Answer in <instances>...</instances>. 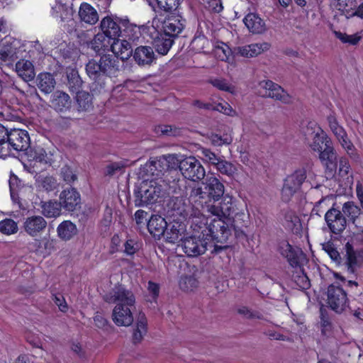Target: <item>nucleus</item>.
<instances>
[{"instance_id":"obj_12","label":"nucleus","mask_w":363,"mask_h":363,"mask_svg":"<svg viewBox=\"0 0 363 363\" xmlns=\"http://www.w3.org/2000/svg\"><path fill=\"white\" fill-rule=\"evenodd\" d=\"M259 86L264 90L263 96L279 101L284 104L292 102L291 96L280 85L271 80H264L259 82Z\"/></svg>"},{"instance_id":"obj_24","label":"nucleus","mask_w":363,"mask_h":363,"mask_svg":"<svg viewBox=\"0 0 363 363\" xmlns=\"http://www.w3.org/2000/svg\"><path fill=\"white\" fill-rule=\"evenodd\" d=\"M319 159L330 172H333L336 169L337 155L332 143L331 145L326 143V147L319 152Z\"/></svg>"},{"instance_id":"obj_50","label":"nucleus","mask_w":363,"mask_h":363,"mask_svg":"<svg viewBox=\"0 0 363 363\" xmlns=\"http://www.w3.org/2000/svg\"><path fill=\"white\" fill-rule=\"evenodd\" d=\"M197 280L192 276L182 277L179 281V286L181 289L185 291H192L197 286Z\"/></svg>"},{"instance_id":"obj_17","label":"nucleus","mask_w":363,"mask_h":363,"mask_svg":"<svg viewBox=\"0 0 363 363\" xmlns=\"http://www.w3.org/2000/svg\"><path fill=\"white\" fill-rule=\"evenodd\" d=\"M203 184L208 197L215 202L218 201L224 196L225 186L213 174L208 175Z\"/></svg>"},{"instance_id":"obj_35","label":"nucleus","mask_w":363,"mask_h":363,"mask_svg":"<svg viewBox=\"0 0 363 363\" xmlns=\"http://www.w3.org/2000/svg\"><path fill=\"white\" fill-rule=\"evenodd\" d=\"M58 237L63 240H69L77 233L75 224L70 220L62 222L57 228Z\"/></svg>"},{"instance_id":"obj_49","label":"nucleus","mask_w":363,"mask_h":363,"mask_svg":"<svg viewBox=\"0 0 363 363\" xmlns=\"http://www.w3.org/2000/svg\"><path fill=\"white\" fill-rule=\"evenodd\" d=\"M237 312L239 315L247 319H263V315L259 311H252L245 306H242L238 308Z\"/></svg>"},{"instance_id":"obj_61","label":"nucleus","mask_w":363,"mask_h":363,"mask_svg":"<svg viewBox=\"0 0 363 363\" xmlns=\"http://www.w3.org/2000/svg\"><path fill=\"white\" fill-rule=\"evenodd\" d=\"M124 166L121 163L115 162L111 164H108L106 167L105 174L108 176H113L117 172H122Z\"/></svg>"},{"instance_id":"obj_51","label":"nucleus","mask_w":363,"mask_h":363,"mask_svg":"<svg viewBox=\"0 0 363 363\" xmlns=\"http://www.w3.org/2000/svg\"><path fill=\"white\" fill-rule=\"evenodd\" d=\"M186 179H184V177L174 179L172 184L170 186V188L173 189V192L176 194H179V196H183L186 190L187 182Z\"/></svg>"},{"instance_id":"obj_19","label":"nucleus","mask_w":363,"mask_h":363,"mask_svg":"<svg viewBox=\"0 0 363 363\" xmlns=\"http://www.w3.org/2000/svg\"><path fill=\"white\" fill-rule=\"evenodd\" d=\"M133 308L122 307L121 306H115L112 312V320L118 326L128 327L133 322Z\"/></svg>"},{"instance_id":"obj_32","label":"nucleus","mask_w":363,"mask_h":363,"mask_svg":"<svg viewBox=\"0 0 363 363\" xmlns=\"http://www.w3.org/2000/svg\"><path fill=\"white\" fill-rule=\"evenodd\" d=\"M79 16L81 21L89 25H94L99 21L98 12L92 6L87 3H82L80 5Z\"/></svg>"},{"instance_id":"obj_29","label":"nucleus","mask_w":363,"mask_h":363,"mask_svg":"<svg viewBox=\"0 0 363 363\" xmlns=\"http://www.w3.org/2000/svg\"><path fill=\"white\" fill-rule=\"evenodd\" d=\"M55 79L50 72L40 73L36 78V86L45 94L52 93L55 89Z\"/></svg>"},{"instance_id":"obj_28","label":"nucleus","mask_w":363,"mask_h":363,"mask_svg":"<svg viewBox=\"0 0 363 363\" xmlns=\"http://www.w3.org/2000/svg\"><path fill=\"white\" fill-rule=\"evenodd\" d=\"M184 25L180 20L174 16L166 18L162 23V33L175 39L182 31Z\"/></svg>"},{"instance_id":"obj_59","label":"nucleus","mask_w":363,"mask_h":363,"mask_svg":"<svg viewBox=\"0 0 363 363\" xmlns=\"http://www.w3.org/2000/svg\"><path fill=\"white\" fill-rule=\"evenodd\" d=\"M213 107L214 108L212 110L222 112L228 116H233V114L235 113L231 106L225 101L223 103L216 104V105H213Z\"/></svg>"},{"instance_id":"obj_33","label":"nucleus","mask_w":363,"mask_h":363,"mask_svg":"<svg viewBox=\"0 0 363 363\" xmlns=\"http://www.w3.org/2000/svg\"><path fill=\"white\" fill-rule=\"evenodd\" d=\"M147 321L145 313H140L135 323V328L133 333V342L136 345L143 339V337L147 332Z\"/></svg>"},{"instance_id":"obj_58","label":"nucleus","mask_w":363,"mask_h":363,"mask_svg":"<svg viewBox=\"0 0 363 363\" xmlns=\"http://www.w3.org/2000/svg\"><path fill=\"white\" fill-rule=\"evenodd\" d=\"M33 160L40 163H50L51 159L43 148L35 150L34 152Z\"/></svg>"},{"instance_id":"obj_57","label":"nucleus","mask_w":363,"mask_h":363,"mask_svg":"<svg viewBox=\"0 0 363 363\" xmlns=\"http://www.w3.org/2000/svg\"><path fill=\"white\" fill-rule=\"evenodd\" d=\"M211 142L214 145L221 146L230 144L233 142V138L228 134L223 136L216 134L211 136Z\"/></svg>"},{"instance_id":"obj_43","label":"nucleus","mask_w":363,"mask_h":363,"mask_svg":"<svg viewBox=\"0 0 363 363\" xmlns=\"http://www.w3.org/2000/svg\"><path fill=\"white\" fill-rule=\"evenodd\" d=\"M17 58L16 48L11 45H5L0 50V60L9 64L13 62Z\"/></svg>"},{"instance_id":"obj_6","label":"nucleus","mask_w":363,"mask_h":363,"mask_svg":"<svg viewBox=\"0 0 363 363\" xmlns=\"http://www.w3.org/2000/svg\"><path fill=\"white\" fill-rule=\"evenodd\" d=\"M103 299L108 303H115V306L135 308L134 294L122 285L115 286L110 291L103 296Z\"/></svg>"},{"instance_id":"obj_44","label":"nucleus","mask_w":363,"mask_h":363,"mask_svg":"<svg viewBox=\"0 0 363 363\" xmlns=\"http://www.w3.org/2000/svg\"><path fill=\"white\" fill-rule=\"evenodd\" d=\"M326 143L331 145L332 141L326 135H320L316 134L313 138V142L311 147L314 151L320 152L326 147Z\"/></svg>"},{"instance_id":"obj_22","label":"nucleus","mask_w":363,"mask_h":363,"mask_svg":"<svg viewBox=\"0 0 363 363\" xmlns=\"http://www.w3.org/2000/svg\"><path fill=\"white\" fill-rule=\"evenodd\" d=\"M91 48L95 52H99L101 50L106 51L111 48L112 52L116 51V46L118 43L112 38H109L105 33H97L90 43Z\"/></svg>"},{"instance_id":"obj_38","label":"nucleus","mask_w":363,"mask_h":363,"mask_svg":"<svg viewBox=\"0 0 363 363\" xmlns=\"http://www.w3.org/2000/svg\"><path fill=\"white\" fill-rule=\"evenodd\" d=\"M154 132L159 137H178L182 135V128L173 125L162 124L155 127Z\"/></svg>"},{"instance_id":"obj_55","label":"nucleus","mask_w":363,"mask_h":363,"mask_svg":"<svg viewBox=\"0 0 363 363\" xmlns=\"http://www.w3.org/2000/svg\"><path fill=\"white\" fill-rule=\"evenodd\" d=\"M201 154L202 155V159L204 161L213 165L214 167H216V165L218 164V162L222 158V157L218 156L214 152H213L211 150L207 149V148H203L201 150Z\"/></svg>"},{"instance_id":"obj_41","label":"nucleus","mask_w":363,"mask_h":363,"mask_svg":"<svg viewBox=\"0 0 363 363\" xmlns=\"http://www.w3.org/2000/svg\"><path fill=\"white\" fill-rule=\"evenodd\" d=\"M216 169L220 172L222 174L233 177L237 172V168L231 162L226 161L223 159V157L220 160L218 164L216 165Z\"/></svg>"},{"instance_id":"obj_9","label":"nucleus","mask_w":363,"mask_h":363,"mask_svg":"<svg viewBox=\"0 0 363 363\" xmlns=\"http://www.w3.org/2000/svg\"><path fill=\"white\" fill-rule=\"evenodd\" d=\"M327 303L337 313H342L348 306L349 300L345 291L337 283L328 286Z\"/></svg>"},{"instance_id":"obj_62","label":"nucleus","mask_w":363,"mask_h":363,"mask_svg":"<svg viewBox=\"0 0 363 363\" xmlns=\"http://www.w3.org/2000/svg\"><path fill=\"white\" fill-rule=\"evenodd\" d=\"M10 191H18L22 186L21 181L14 174H11L9 181Z\"/></svg>"},{"instance_id":"obj_3","label":"nucleus","mask_w":363,"mask_h":363,"mask_svg":"<svg viewBox=\"0 0 363 363\" xmlns=\"http://www.w3.org/2000/svg\"><path fill=\"white\" fill-rule=\"evenodd\" d=\"M322 248L333 262L343 267L350 274H354L363 264V247L353 249L350 243H346L342 256L332 242L323 243Z\"/></svg>"},{"instance_id":"obj_40","label":"nucleus","mask_w":363,"mask_h":363,"mask_svg":"<svg viewBox=\"0 0 363 363\" xmlns=\"http://www.w3.org/2000/svg\"><path fill=\"white\" fill-rule=\"evenodd\" d=\"M357 228V232L354 233L353 236L347 243H350L353 249H356L354 246L357 243L363 245V217L359 216L356 218L354 223H352Z\"/></svg>"},{"instance_id":"obj_14","label":"nucleus","mask_w":363,"mask_h":363,"mask_svg":"<svg viewBox=\"0 0 363 363\" xmlns=\"http://www.w3.org/2000/svg\"><path fill=\"white\" fill-rule=\"evenodd\" d=\"M59 202L62 208L74 212L81 207V196L76 189L67 188L60 194Z\"/></svg>"},{"instance_id":"obj_13","label":"nucleus","mask_w":363,"mask_h":363,"mask_svg":"<svg viewBox=\"0 0 363 363\" xmlns=\"http://www.w3.org/2000/svg\"><path fill=\"white\" fill-rule=\"evenodd\" d=\"M168 206L172 211V216H178L185 220L199 213V211L194 209L193 206L189 202L186 203L182 196L172 197L169 201Z\"/></svg>"},{"instance_id":"obj_11","label":"nucleus","mask_w":363,"mask_h":363,"mask_svg":"<svg viewBox=\"0 0 363 363\" xmlns=\"http://www.w3.org/2000/svg\"><path fill=\"white\" fill-rule=\"evenodd\" d=\"M129 24L128 18L106 16L101 20L100 28L104 33L116 41L118 39L122 30H125Z\"/></svg>"},{"instance_id":"obj_64","label":"nucleus","mask_w":363,"mask_h":363,"mask_svg":"<svg viewBox=\"0 0 363 363\" xmlns=\"http://www.w3.org/2000/svg\"><path fill=\"white\" fill-rule=\"evenodd\" d=\"M94 321L95 325L99 328L104 329L108 325V320L99 313H96L94 317Z\"/></svg>"},{"instance_id":"obj_20","label":"nucleus","mask_w":363,"mask_h":363,"mask_svg":"<svg viewBox=\"0 0 363 363\" xmlns=\"http://www.w3.org/2000/svg\"><path fill=\"white\" fill-rule=\"evenodd\" d=\"M279 250L281 255L287 259L292 267L301 268L300 259L303 256V252L300 249H294L289 242H282Z\"/></svg>"},{"instance_id":"obj_37","label":"nucleus","mask_w":363,"mask_h":363,"mask_svg":"<svg viewBox=\"0 0 363 363\" xmlns=\"http://www.w3.org/2000/svg\"><path fill=\"white\" fill-rule=\"evenodd\" d=\"M67 86L70 91L77 92L80 90L82 86L83 81L82 80L78 71L76 69L67 68L66 71Z\"/></svg>"},{"instance_id":"obj_56","label":"nucleus","mask_w":363,"mask_h":363,"mask_svg":"<svg viewBox=\"0 0 363 363\" xmlns=\"http://www.w3.org/2000/svg\"><path fill=\"white\" fill-rule=\"evenodd\" d=\"M327 199L328 196H325L317 201L311 211V214L320 216L321 213L326 212L328 208V204L326 203Z\"/></svg>"},{"instance_id":"obj_48","label":"nucleus","mask_w":363,"mask_h":363,"mask_svg":"<svg viewBox=\"0 0 363 363\" xmlns=\"http://www.w3.org/2000/svg\"><path fill=\"white\" fill-rule=\"evenodd\" d=\"M281 213L284 216L286 225L289 228H293L299 223L300 220L295 212L291 209H283Z\"/></svg>"},{"instance_id":"obj_47","label":"nucleus","mask_w":363,"mask_h":363,"mask_svg":"<svg viewBox=\"0 0 363 363\" xmlns=\"http://www.w3.org/2000/svg\"><path fill=\"white\" fill-rule=\"evenodd\" d=\"M328 121L330 128L335 135L336 138H342V136H345V134L347 133L345 129L339 125L337 118L334 116L330 115L328 116Z\"/></svg>"},{"instance_id":"obj_46","label":"nucleus","mask_w":363,"mask_h":363,"mask_svg":"<svg viewBox=\"0 0 363 363\" xmlns=\"http://www.w3.org/2000/svg\"><path fill=\"white\" fill-rule=\"evenodd\" d=\"M342 147L347 151V154L354 160H357L359 158L357 154L356 153V150L352 144V143L349 140L347 137V134H345V136H342V138H337Z\"/></svg>"},{"instance_id":"obj_15","label":"nucleus","mask_w":363,"mask_h":363,"mask_svg":"<svg viewBox=\"0 0 363 363\" xmlns=\"http://www.w3.org/2000/svg\"><path fill=\"white\" fill-rule=\"evenodd\" d=\"M7 145L16 151H24L30 147V137L26 130L13 129L9 131Z\"/></svg>"},{"instance_id":"obj_42","label":"nucleus","mask_w":363,"mask_h":363,"mask_svg":"<svg viewBox=\"0 0 363 363\" xmlns=\"http://www.w3.org/2000/svg\"><path fill=\"white\" fill-rule=\"evenodd\" d=\"M335 36L343 43L355 45L359 43L362 38L361 33H357L354 35H347L340 31H334Z\"/></svg>"},{"instance_id":"obj_60","label":"nucleus","mask_w":363,"mask_h":363,"mask_svg":"<svg viewBox=\"0 0 363 363\" xmlns=\"http://www.w3.org/2000/svg\"><path fill=\"white\" fill-rule=\"evenodd\" d=\"M52 300L54 303L58 306L60 311L66 312L67 311V304L65 301L64 296L62 294H58L53 295Z\"/></svg>"},{"instance_id":"obj_25","label":"nucleus","mask_w":363,"mask_h":363,"mask_svg":"<svg viewBox=\"0 0 363 363\" xmlns=\"http://www.w3.org/2000/svg\"><path fill=\"white\" fill-rule=\"evenodd\" d=\"M174 39L168 36L162 32L157 33L156 35L152 38V45L155 50L160 55H165L167 54L174 43Z\"/></svg>"},{"instance_id":"obj_39","label":"nucleus","mask_w":363,"mask_h":363,"mask_svg":"<svg viewBox=\"0 0 363 363\" xmlns=\"http://www.w3.org/2000/svg\"><path fill=\"white\" fill-rule=\"evenodd\" d=\"M118 45L116 46V51L114 52L118 55L117 57H120L122 61L128 60L130 56H133V51L131 45L127 40H116Z\"/></svg>"},{"instance_id":"obj_53","label":"nucleus","mask_w":363,"mask_h":363,"mask_svg":"<svg viewBox=\"0 0 363 363\" xmlns=\"http://www.w3.org/2000/svg\"><path fill=\"white\" fill-rule=\"evenodd\" d=\"M39 182L42 188L47 191H53L58 186V183L56 179L52 176L41 177L39 179Z\"/></svg>"},{"instance_id":"obj_23","label":"nucleus","mask_w":363,"mask_h":363,"mask_svg":"<svg viewBox=\"0 0 363 363\" xmlns=\"http://www.w3.org/2000/svg\"><path fill=\"white\" fill-rule=\"evenodd\" d=\"M186 231L185 225L182 222H176L170 223L167 227L165 233L164 234L165 240L169 243H177L179 241H182L183 235Z\"/></svg>"},{"instance_id":"obj_36","label":"nucleus","mask_w":363,"mask_h":363,"mask_svg":"<svg viewBox=\"0 0 363 363\" xmlns=\"http://www.w3.org/2000/svg\"><path fill=\"white\" fill-rule=\"evenodd\" d=\"M40 206L43 215L47 218H56L61 214L62 206L59 201H41Z\"/></svg>"},{"instance_id":"obj_1","label":"nucleus","mask_w":363,"mask_h":363,"mask_svg":"<svg viewBox=\"0 0 363 363\" xmlns=\"http://www.w3.org/2000/svg\"><path fill=\"white\" fill-rule=\"evenodd\" d=\"M221 198L220 202L206 206L208 213L217 217L205 229L206 235L211 236L215 242L211 252L216 254L228 249L229 245L226 243L232 235V231L235 232V236H240L243 233L242 228L245 225L243 222L240 221L242 214H236L233 217L235 209L232 197L225 195Z\"/></svg>"},{"instance_id":"obj_52","label":"nucleus","mask_w":363,"mask_h":363,"mask_svg":"<svg viewBox=\"0 0 363 363\" xmlns=\"http://www.w3.org/2000/svg\"><path fill=\"white\" fill-rule=\"evenodd\" d=\"M60 176L67 184L73 183L77 179V174L68 165H65L61 168Z\"/></svg>"},{"instance_id":"obj_2","label":"nucleus","mask_w":363,"mask_h":363,"mask_svg":"<svg viewBox=\"0 0 363 363\" xmlns=\"http://www.w3.org/2000/svg\"><path fill=\"white\" fill-rule=\"evenodd\" d=\"M361 215L362 212L359 206L354 201H349L342 204L341 209L333 203L325 213L324 219L330 233L340 235L346 229L347 222L354 223Z\"/></svg>"},{"instance_id":"obj_18","label":"nucleus","mask_w":363,"mask_h":363,"mask_svg":"<svg viewBox=\"0 0 363 363\" xmlns=\"http://www.w3.org/2000/svg\"><path fill=\"white\" fill-rule=\"evenodd\" d=\"M47 221L40 216H31L25 218L23 228L31 237L40 235L47 228Z\"/></svg>"},{"instance_id":"obj_31","label":"nucleus","mask_w":363,"mask_h":363,"mask_svg":"<svg viewBox=\"0 0 363 363\" xmlns=\"http://www.w3.org/2000/svg\"><path fill=\"white\" fill-rule=\"evenodd\" d=\"M271 45L268 43H254L238 48V53L245 57H254L267 51Z\"/></svg>"},{"instance_id":"obj_10","label":"nucleus","mask_w":363,"mask_h":363,"mask_svg":"<svg viewBox=\"0 0 363 363\" xmlns=\"http://www.w3.org/2000/svg\"><path fill=\"white\" fill-rule=\"evenodd\" d=\"M202 234L203 238L189 236L182 240L180 246L188 257H196L204 254L207 250V240H209L208 237L211 238V240L212 239L211 236L206 235L205 230L202 231Z\"/></svg>"},{"instance_id":"obj_63","label":"nucleus","mask_w":363,"mask_h":363,"mask_svg":"<svg viewBox=\"0 0 363 363\" xmlns=\"http://www.w3.org/2000/svg\"><path fill=\"white\" fill-rule=\"evenodd\" d=\"M208 7L213 13H219L223 9L220 0H211L208 2Z\"/></svg>"},{"instance_id":"obj_34","label":"nucleus","mask_w":363,"mask_h":363,"mask_svg":"<svg viewBox=\"0 0 363 363\" xmlns=\"http://www.w3.org/2000/svg\"><path fill=\"white\" fill-rule=\"evenodd\" d=\"M16 71L18 76L26 82L33 79L35 75L32 62L23 59L16 62Z\"/></svg>"},{"instance_id":"obj_5","label":"nucleus","mask_w":363,"mask_h":363,"mask_svg":"<svg viewBox=\"0 0 363 363\" xmlns=\"http://www.w3.org/2000/svg\"><path fill=\"white\" fill-rule=\"evenodd\" d=\"M164 194V192L161 184L153 180L143 182L135 190V206L140 207L155 203L162 197Z\"/></svg>"},{"instance_id":"obj_7","label":"nucleus","mask_w":363,"mask_h":363,"mask_svg":"<svg viewBox=\"0 0 363 363\" xmlns=\"http://www.w3.org/2000/svg\"><path fill=\"white\" fill-rule=\"evenodd\" d=\"M306 179V169L304 167L294 171L284 179L281 189V200L289 202L293 196L298 192Z\"/></svg>"},{"instance_id":"obj_26","label":"nucleus","mask_w":363,"mask_h":363,"mask_svg":"<svg viewBox=\"0 0 363 363\" xmlns=\"http://www.w3.org/2000/svg\"><path fill=\"white\" fill-rule=\"evenodd\" d=\"M147 229L150 233L155 238H160L164 235L167 227L165 219L159 215H152L147 223Z\"/></svg>"},{"instance_id":"obj_30","label":"nucleus","mask_w":363,"mask_h":363,"mask_svg":"<svg viewBox=\"0 0 363 363\" xmlns=\"http://www.w3.org/2000/svg\"><path fill=\"white\" fill-rule=\"evenodd\" d=\"M74 97L77 110L79 113L89 112L93 108V97L88 91H78Z\"/></svg>"},{"instance_id":"obj_8","label":"nucleus","mask_w":363,"mask_h":363,"mask_svg":"<svg viewBox=\"0 0 363 363\" xmlns=\"http://www.w3.org/2000/svg\"><path fill=\"white\" fill-rule=\"evenodd\" d=\"M179 169L184 179L192 182H200L206 176V170L201 163L194 157H188L179 162Z\"/></svg>"},{"instance_id":"obj_21","label":"nucleus","mask_w":363,"mask_h":363,"mask_svg":"<svg viewBox=\"0 0 363 363\" xmlns=\"http://www.w3.org/2000/svg\"><path fill=\"white\" fill-rule=\"evenodd\" d=\"M133 58L140 66H150L156 60V55L152 48L141 45L135 48Z\"/></svg>"},{"instance_id":"obj_54","label":"nucleus","mask_w":363,"mask_h":363,"mask_svg":"<svg viewBox=\"0 0 363 363\" xmlns=\"http://www.w3.org/2000/svg\"><path fill=\"white\" fill-rule=\"evenodd\" d=\"M210 83L219 90L233 93L235 87L229 84L226 79H213L210 80Z\"/></svg>"},{"instance_id":"obj_27","label":"nucleus","mask_w":363,"mask_h":363,"mask_svg":"<svg viewBox=\"0 0 363 363\" xmlns=\"http://www.w3.org/2000/svg\"><path fill=\"white\" fill-rule=\"evenodd\" d=\"M243 23L250 32L260 34L266 30L264 21L256 13H250L243 19Z\"/></svg>"},{"instance_id":"obj_45","label":"nucleus","mask_w":363,"mask_h":363,"mask_svg":"<svg viewBox=\"0 0 363 363\" xmlns=\"http://www.w3.org/2000/svg\"><path fill=\"white\" fill-rule=\"evenodd\" d=\"M18 225L12 219L6 218L0 222V232L5 235H11L17 233Z\"/></svg>"},{"instance_id":"obj_4","label":"nucleus","mask_w":363,"mask_h":363,"mask_svg":"<svg viewBox=\"0 0 363 363\" xmlns=\"http://www.w3.org/2000/svg\"><path fill=\"white\" fill-rule=\"evenodd\" d=\"M120 70V61L118 57L114 55L105 54L100 57L99 60L92 59L86 65L87 75L97 83L100 88H104L105 82L101 79L103 76H116Z\"/></svg>"},{"instance_id":"obj_16","label":"nucleus","mask_w":363,"mask_h":363,"mask_svg":"<svg viewBox=\"0 0 363 363\" xmlns=\"http://www.w3.org/2000/svg\"><path fill=\"white\" fill-rule=\"evenodd\" d=\"M50 106L57 113H66L71 110L72 101L67 93L57 90L51 95Z\"/></svg>"}]
</instances>
